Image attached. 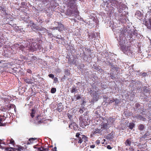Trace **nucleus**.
Masks as SVG:
<instances>
[{
    "mask_svg": "<svg viewBox=\"0 0 151 151\" xmlns=\"http://www.w3.org/2000/svg\"><path fill=\"white\" fill-rule=\"evenodd\" d=\"M103 4V7L107 12H111V11L114 10L115 8L117 9L119 13H121L127 7L120 0H104Z\"/></svg>",
    "mask_w": 151,
    "mask_h": 151,
    "instance_id": "f257e3e1",
    "label": "nucleus"
},
{
    "mask_svg": "<svg viewBox=\"0 0 151 151\" xmlns=\"http://www.w3.org/2000/svg\"><path fill=\"white\" fill-rule=\"evenodd\" d=\"M103 4V7L107 12H111V11L114 10L115 8L117 9L119 13H121L127 7L120 0H104Z\"/></svg>",
    "mask_w": 151,
    "mask_h": 151,
    "instance_id": "f03ea898",
    "label": "nucleus"
},
{
    "mask_svg": "<svg viewBox=\"0 0 151 151\" xmlns=\"http://www.w3.org/2000/svg\"><path fill=\"white\" fill-rule=\"evenodd\" d=\"M81 0H67L66 4L68 7V9L66 12V15L69 16H73L78 20L83 21L84 22H86L83 20V18L79 15V12L77 9V2L81 1Z\"/></svg>",
    "mask_w": 151,
    "mask_h": 151,
    "instance_id": "7ed1b4c3",
    "label": "nucleus"
},
{
    "mask_svg": "<svg viewBox=\"0 0 151 151\" xmlns=\"http://www.w3.org/2000/svg\"><path fill=\"white\" fill-rule=\"evenodd\" d=\"M96 118L95 116H94L93 118L95 120V122H96L97 124H100L101 126L104 129H106L110 125L114 123L115 119L112 117H110L108 120H107L102 117H99V118L98 116Z\"/></svg>",
    "mask_w": 151,
    "mask_h": 151,
    "instance_id": "20e7f679",
    "label": "nucleus"
},
{
    "mask_svg": "<svg viewBox=\"0 0 151 151\" xmlns=\"http://www.w3.org/2000/svg\"><path fill=\"white\" fill-rule=\"evenodd\" d=\"M119 32V35L122 36L123 37H125L127 36V37L134 38L136 37H139V35L137 33V31L135 30H131L130 27L127 26L123 28H121Z\"/></svg>",
    "mask_w": 151,
    "mask_h": 151,
    "instance_id": "39448f33",
    "label": "nucleus"
},
{
    "mask_svg": "<svg viewBox=\"0 0 151 151\" xmlns=\"http://www.w3.org/2000/svg\"><path fill=\"white\" fill-rule=\"evenodd\" d=\"M29 45H27L25 47L23 45H19V44H16L14 45V46L15 48L19 49L21 51H24V52H27L25 50H28L29 51L33 52L38 50V46L37 47V43H32L31 44L29 42Z\"/></svg>",
    "mask_w": 151,
    "mask_h": 151,
    "instance_id": "423d86ee",
    "label": "nucleus"
},
{
    "mask_svg": "<svg viewBox=\"0 0 151 151\" xmlns=\"http://www.w3.org/2000/svg\"><path fill=\"white\" fill-rule=\"evenodd\" d=\"M119 45L120 46V49L124 53L127 54V55H130V53L132 54V51L130 49L129 47L126 46L125 44L124 41L125 40L126 37H123L121 36V35L119 36Z\"/></svg>",
    "mask_w": 151,
    "mask_h": 151,
    "instance_id": "0eeeda50",
    "label": "nucleus"
},
{
    "mask_svg": "<svg viewBox=\"0 0 151 151\" xmlns=\"http://www.w3.org/2000/svg\"><path fill=\"white\" fill-rule=\"evenodd\" d=\"M76 137H77L76 140L78 143L81 144L83 141L86 143L88 141V138L86 137L79 133L76 134Z\"/></svg>",
    "mask_w": 151,
    "mask_h": 151,
    "instance_id": "6e6552de",
    "label": "nucleus"
},
{
    "mask_svg": "<svg viewBox=\"0 0 151 151\" xmlns=\"http://www.w3.org/2000/svg\"><path fill=\"white\" fill-rule=\"evenodd\" d=\"M79 120L80 124L82 127L86 126L90 124V120L86 117H84L83 116H82L80 117Z\"/></svg>",
    "mask_w": 151,
    "mask_h": 151,
    "instance_id": "1a4fd4ad",
    "label": "nucleus"
},
{
    "mask_svg": "<svg viewBox=\"0 0 151 151\" xmlns=\"http://www.w3.org/2000/svg\"><path fill=\"white\" fill-rule=\"evenodd\" d=\"M30 116L32 118H33L34 117L36 116L35 119V121H37L40 123H42V121L40 120L41 119V118H40L41 117L40 115L37 114L36 111L34 109H32L30 113Z\"/></svg>",
    "mask_w": 151,
    "mask_h": 151,
    "instance_id": "9d476101",
    "label": "nucleus"
},
{
    "mask_svg": "<svg viewBox=\"0 0 151 151\" xmlns=\"http://www.w3.org/2000/svg\"><path fill=\"white\" fill-rule=\"evenodd\" d=\"M103 129H104L102 127V126L101 128L99 127L98 128L94 129L91 134V136H93L96 134H101Z\"/></svg>",
    "mask_w": 151,
    "mask_h": 151,
    "instance_id": "9b49d317",
    "label": "nucleus"
},
{
    "mask_svg": "<svg viewBox=\"0 0 151 151\" xmlns=\"http://www.w3.org/2000/svg\"><path fill=\"white\" fill-rule=\"evenodd\" d=\"M33 28L34 29H35L36 30H40L41 32V33H45L47 34H48V36L50 38H51L52 37V34L51 33H49L48 32V30L45 29L39 28V27H33Z\"/></svg>",
    "mask_w": 151,
    "mask_h": 151,
    "instance_id": "f8f14e48",
    "label": "nucleus"
},
{
    "mask_svg": "<svg viewBox=\"0 0 151 151\" xmlns=\"http://www.w3.org/2000/svg\"><path fill=\"white\" fill-rule=\"evenodd\" d=\"M96 90L97 91H93V94L91 95L93 96L92 99L93 101H96L98 100L99 99V96L98 95V93H97V92L98 91H97L96 88Z\"/></svg>",
    "mask_w": 151,
    "mask_h": 151,
    "instance_id": "ddd939ff",
    "label": "nucleus"
},
{
    "mask_svg": "<svg viewBox=\"0 0 151 151\" xmlns=\"http://www.w3.org/2000/svg\"><path fill=\"white\" fill-rule=\"evenodd\" d=\"M55 24L56 25H58V26L56 27V29L58 30L60 32L63 30V26L61 23L59 22H55Z\"/></svg>",
    "mask_w": 151,
    "mask_h": 151,
    "instance_id": "4468645a",
    "label": "nucleus"
},
{
    "mask_svg": "<svg viewBox=\"0 0 151 151\" xmlns=\"http://www.w3.org/2000/svg\"><path fill=\"white\" fill-rule=\"evenodd\" d=\"M69 127L71 129H73L75 130L77 127L76 123L74 122H72L69 125Z\"/></svg>",
    "mask_w": 151,
    "mask_h": 151,
    "instance_id": "2eb2a0df",
    "label": "nucleus"
},
{
    "mask_svg": "<svg viewBox=\"0 0 151 151\" xmlns=\"http://www.w3.org/2000/svg\"><path fill=\"white\" fill-rule=\"evenodd\" d=\"M131 138H128L126 141L125 144L126 146L127 147H130L131 143Z\"/></svg>",
    "mask_w": 151,
    "mask_h": 151,
    "instance_id": "dca6fc26",
    "label": "nucleus"
},
{
    "mask_svg": "<svg viewBox=\"0 0 151 151\" xmlns=\"http://www.w3.org/2000/svg\"><path fill=\"white\" fill-rule=\"evenodd\" d=\"M142 16V13L139 11H137L135 14V17L139 19H140V18Z\"/></svg>",
    "mask_w": 151,
    "mask_h": 151,
    "instance_id": "f3484780",
    "label": "nucleus"
},
{
    "mask_svg": "<svg viewBox=\"0 0 151 151\" xmlns=\"http://www.w3.org/2000/svg\"><path fill=\"white\" fill-rule=\"evenodd\" d=\"M116 23H113V24H112L111 28L113 31L115 32L116 30H119V29H117L118 27Z\"/></svg>",
    "mask_w": 151,
    "mask_h": 151,
    "instance_id": "a211bd4d",
    "label": "nucleus"
},
{
    "mask_svg": "<svg viewBox=\"0 0 151 151\" xmlns=\"http://www.w3.org/2000/svg\"><path fill=\"white\" fill-rule=\"evenodd\" d=\"M70 92L71 93H74L75 94L78 92V89L75 87V86H74L72 88V89L70 91Z\"/></svg>",
    "mask_w": 151,
    "mask_h": 151,
    "instance_id": "6ab92c4d",
    "label": "nucleus"
},
{
    "mask_svg": "<svg viewBox=\"0 0 151 151\" xmlns=\"http://www.w3.org/2000/svg\"><path fill=\"white\" fill-rule=\"evenodd\" d=\"M111 69L114 71H117L118 70L119 68L116 66H115L114 65H111Z\"/></svg>",
    "mask_w": 151,
    "mask_h": 151,
    "instance_id": "aec40b11",
    "label": "nucleus"
},
{
    "mask_svg": "<svg viewBox=\"0 0 151 151\" xmlns=\"http://www.w3.org/2000/svg\"><path fill=\"white\" fill-rule=\"evenodd\" d=\"M37 139L36 138H29V141L27 142V144H30L31 143H33L35 140Z\"/></svg>",
    "mask_w": 151,
    "mask_h": 151,
    "instance_id": "412c9836",
    "label": "nucleus"
},
{
    "mask_svg": "<svg viewBox=\"0 0 151 151\" xmlns=\"http://www.w3.org/2000/svg\"><path fill=\"white\" fill-rule=\"evenodd\" d=\"M127 125L129 129H132L134 127V124L133 123H128Z\"/></svg>",
    "mask_w": 151,
    "mask_h": 151,
    "instance_id": "4be33fe9",
    "label": "nucleus"
},
{
    "mask_svg": "<svg viewBox=\"0 0 151 151\" xmlns=\"http://www.w3.org/2000/svg\"><path fill=\"white\" fill-rule=\"evenodd\" d=\"M139 148H140L141 150L145 149L146 147V145L145 144L143 145H141L140 144L139 145H138Z\"/></svg>",
    "mask_w": 151,
    "mask_h": 151,
    "instance_id": "5701e85b",
    "label": "nucleus"
},
{
    "mask_svg": "<svg viewBox=\"0 0 151 151\" xmlns=\"http://www.w3.org/2000/svg\"><path fill=\"white\" fill-rule=\"evenodd\" d=\"M136 117L138 119H139L143 121H145L146 120L145 118L143 117L142 115H137L136 116Z\"/></svg>",
    "mask_w": 151,
    "mask_h": 151,
    "instance_id": "b1692460",
    "label": "nucleus"
},
{
    "mask_svg": "<svg viewBox=\"0 0 151 151\" xmlns=\"http://www.w3.org/2000/svg\"><path fill=\"white\" fill-rule=\"evenodd\" d=\"M38 46V50H39L40 51H42L43 48L42 47V45L41 44L37 43V47Z\"/></svg>",
    "mask_w": 151,
    "mask_h": 151,
    "instance_id": "393cba45",
    "label": "nucleus"
},
{
    "mask_svg": "<svg viewBox=\"0 0 151 151\" xmlns=\"http://www.w3.org/2000/svg\"><path fill=\"white\" fill-rule=\"evenodd\" d=\"M24 81L26 83L29 84H31L32 83V80L30 79L26 78L24 79Z\"/></svg>",
    "mask_w": 151,
    "mask_h": 151,
    "instance_id": "a878e982",
    "label": "nucleus"
},
{
    "mask_svg": "<svg viewBox=\"0 0 151 151\" xmlns=\"http://www.w3.org/2000/svg\"><path fill=\"white\" fill-rule=\"evenodd\" d=\"M102 55L105 58L106 57H107L108 55V52H107L105 50L103 52H102Z\"/></svg>",
    "mask_w": 151,
    "mask_h": 151,
    "instance_id": "bb28decb",
    "label": "nucleus"
},
{
    "mask_svg": "<svg viewBox=\"0 0 151 151\" xmlns=\"http://www.w3.org/2000/svg\"><path fill=\"white\" fill-rule=\"evenodd\" d=\"M150 135V133L148 132H147L143 136L142 138L144 139L148 137Z\"/></svg>",
    "mask_w": 151,
    "mask_h": 151,
    "instance_id": "cd10ccee",
    "label": "nucleus"
},
{
    "mask_svg": "<svg viewBox=\"0 0 151 151\" xmlns=\"http://www.w3.org/2000/svg\"><path fill=\"white\" fill-rule=\"evenodd\" d=\"M12 70H13L12 72H15L17 73H19V72L20 73V72H19L20 71V70L19 69H18L17 68H15V67L14 68L12 69Z\"/></svg>",
    "mask_w": 151,
    "mask_h": 151,
    "instance_id": "c85d7f7f",
    "label": "nucleus"
},
{
    "mask_svg": "<svg viewBox=\"0 0 151 151\" xmlns=\"http://www.w3.org/2000/svg\"><path fill=\"white\" fill-rule=\"evenodd\" d=\"M81 97L80 96L75 95L73 98V100L75 101H76L81 99Z\"/></svg>",
    "mask_w": 151,
    "mask_h": 151,
    "instance_id": "c756f323",
    "label": "nucleus"
},
{
    "mask_svg": "<svg viewBox=\"0 0 151 151\" xmlns=\"http://www.w3.org/2000/svg\"><path fill=\"white\" fill-rule=\"evenodd\" d=\"M107 137L109 139H113L114 137V133L111 132L109 134H108L107 136Z\"/></svg>",
    "mask_w": 151,
    "mask_h": 151,
    "instance_id": "7c9ffc66",
    "label": "nucleus"
},
{
    "mask_svg": "<svg viewBox=\"0 0 151 151\" xmlns=\"http://www.w3.org/2000/svg\"><path fill=\"white\" fill-rule=\"evenodd\" d=\"M16 29H17V31L19 32H25L23 29L21 28H19L18 27H17V28H16Z\"/></svg>",
    "mask_w": 151,
    "mask_h": 151,
    "instance_id": "2f4dec72",
    "label": "nucleus"
},
{
    "mask_svg": "<svg viewBox=\"0 0 151 151\" xmlns=\"http://www.w3.org/2000/svg\"><path fill=\"white\" fill-rule=\"evenodd\" d=\"M145 128L144 125L142 124H140L138 127L139 129L140 130H143Z\"/></svg>",
    "mask_w": 151,
    "mask_h": 151,
    "instance_id": "473e14b6",
    "label": "nucleus"
},
{
    "mask_svg": "<svg viewBox=\"0 0 151 151\" xmlns=\"http://www.w3.org/2000/svg\"><path fill=\"white\" fill-rule=\"evenodd\" d=\"M114 102H115V104L116 105L118 104L120 102V101L119 100L117 99H114Z\"/></svg>",
    "mask_w": 151,
    "mask_h": 151,
    "instance_id": "72a5a7b5",
    "label": "nucleus"
},
{
    "mask_svg": "<svg viewBox=\"0 0 151 151\" xmlns=\"http://www.w3.org/2000/svg\"><path fill=\"white\" fill-rule=\"evenodd\" d=\"M143 91L145 92H148L149 91V88L147 87H145Z\"/></svg>",
    "mask_w": 151,
    "mask_h": 151,
    "instance_id": "f704fd0d",
    "label": "nucleus"
},
{
    "mask_svg": "<svg viewBox=\"0 0 151 151\" xmlns=\"http://www.w3.org/2000/svg\"><path fill=\"white\" fill-rule=\"evenodd\" d=\"M56 91V89L55 88H52L51 90V92L52 93H55Z\"/></svg>",
    "mask_w": 151,
    "mask_h": 151,
    "instance_id": "c9c22d12",
    "label": "nucleus"
},
{
    "mask_svg": "<svg viewBox=\"0 0 151 151\" xmlns=\"http://www.w3.org/2000/svg\"><path fill=\"white\" fill-rule=\"evenodd\" d=\"M101 87L102 88L105 89L107 87V86L106 84H105L104 83H102L101 85Z\"/></svg>",
    "mask_w": 151,
    "mask_h": 151,
    "instance_id": "e433bc0d",
    "label": "nucleus"
},
{
    "mask_svg": "<svg viewBox=\"0 0 151 151\" xmlns=\"http://www.w3.org/2000/svg\"><path fill=\"white\" fill-rule=\"evenodd\" d=\"M48 76L50 78H51L52 79L54 78V75L52 74H50Z\"/></svg>",
    "mask_w": 151,
    "mask_h": 151,
    "instance_id": "4c0bfd02",
    "label": "nucleus"
},
{
    "mask_svg": "<svg viewBox=\"0 0 151 151\" xmlns=\"http://www.w3.org/2000/svg\"><path fill=\"white\" fill-rule=\"evenodd\" d=\"M142 76L143 77H146L147 76V74L146 73L144 72L143 73H142Z\"/></svg>",
    "mask_w": 151,
    "mask_h": 151,
    "instance_id": "58836bf2",
    "label": "nucleus"
},
{
    "mask_svg": "<svg viewBox=\"0 0 151 151\" xmlns=\"http://www.w3.org/2000/svg\"><path fill=\"white\" fill-rule=\"evenodd\" d=\"M58 81V79L57 78L55 77L54 78V80L53 83H56V82Z\"/></svg>",
    "mask_w": 151,
    "mask_h": 151,
    "instance_id": "ea45409f",
    "label": "nucleus"
},
{
    "mask_svg": "<svg viewBox=\"0 0 151 151\" xmlns=\"http://www.w3.org/2000/svg\"><path fill=\"white\" fill-rule=\"evenodd\" d=\"M139 71H136V72H137V75L142 76V73H143L142 72H139Z\"/></svg>",
    "mask_w": 151,
    "mask_h": 151,
    "instance_id": "a19ab883",
    "label": "nucleus"
},
{
    "mask_svg": "<svg viewBox=\"0 0 151 151\" xmlns=\"http://www.w3.org/2000/svg\"><path fill=\"white\" fill-rule=\"evenodd\" d=\"M27 72L30 74H32V71L29 69H27Z\"/></svg>",
    "mask_w": 151,
    "mask_h": 151,
    "instance_id": "79ce46f5",
    "label": "nucleus"
},
{
    "mask_svg": "<svg viewBox=\"0 0 151 151\" xmlns=\"http://www.w3.org/2000/svg\"><path fill=\"white\" fill-rule=\"evenodd\" d=\"M37 151H44L43 150V148H38Z\"/></svg>",
    "mask_w": 151,
    "mask_h": 151,
    "instance_id": "37998d69",
    "label": "nucleus"
},
{
    "mask_svg": "<svg viewBox=\"0 0 151 151\" xmlns=\"http://www.w3.org/2000/svg\"><path fill=\"white\" fill-rule=\"evenodd\" d=\"M10 143L12 144H13L14 142V141L12 139H11L10 141Z\"/></svg>",
    "mask_w": 151,
    "mask_h": 151,
    "instance_id": "c03bdc74",
    "label": "nucleus"
},
{
    "mask_svg": "<svg viewBox=\"0 0 151 151\" xmlns=\"http://www.w3.org/2000/svg\"><path fill=\"white\" fill-rule=\"evenodd\" d=\"M100 143V141L99 140H97L96 142V143L98 145H99Z\"/></svg>",
    "mask_w": 151,
    "mask_h": 151,
    "instance_id": "a18cd8bd",
    "label": "nucleus"
},
{
    "mask_svg": "<svg viewBox=\"0 0 151 151\" xmlns=\"http://www.w3.org/2000/svg\"><path fill=\"white\" fill-rule=\"evenodd\" d=\"M83 110L82 109H81L79 110V112L80 113H82L83 112Z\"/></svg>",
    "mask_w": 151,
    "mask_h": 151,
    "instance_id": "49530a36",
    "label": "nucleus"
},
{
    "mask_svg": "<svg viewBox=\"0 0 151 151\" xmlns=\"http://www.w3.org/2000/svg\"><path fill=\"white\" fill-rule=\"evenodd\" d=\"M114 99H110L109 101L110 103H112V102H114Z\"/></svg>",
    "mask_w": 151,
    "mask_h": 151,
    "instance_id": "de8ad7c7",
    "label": "nucleus"
},
{
    "mask_svg": "<svg viewBox=\"0 0 151 151\" xmlns=\"http://www.w3.org/2000/svg\"><path fill=\"white\" fill-rule=\"evenodd\" d=\"M68 116L69 118L70 119H71V118H72V115H70V114H68Z\"/></svg>",
    "mask_w": 151,
    "mask_h": 151,
    "instance_id": "09e8293b",
    "label": "nucleus"
},
{
    "mask_svg": "<svg viewBox=\"0 0 151 151\" xmlns=\"http://www.w3.org/2000/svg\"><path fill=\"white\" fill-rule=\"evenodd\" d=\"M21 57L22 58H23L24 59L27 60V58L25 57H24L23 55H22Z\"/></svg>",
    "mask_w": 151,
    "mask_h": 151,
    "instance_id": "8fccbe9b",
    "label": "nucleus"
},
{
    "mask_svg": "<svg viewBox=\"0 0 151 151\" xmlns=\"http://www.w3.org/2000/svg\"><path fill=\"white\" fill-rule=\"evenodd\" d=\"M92 91V90L91 89H90V90L89 91V92L90 93V94L91 95H92L93 94V91Z\"/></svg>",
    "mask_w": 151,
    "mask_h": 151,
    "instance_id": "3c124183",
    "label": "nucleus"
},
{
    "mask_svg": "<svg viewBox=\"0 0 151 151\" xmlns=\"http://www.w3.org/2000/svg\"><path fill=\"white\" fill-rule=\"evenodd\" d=\"M129 149L130 150V151H133L134 150V149L132 147H129Z\"/></svg>",
    "mask_w": 151,
    "mask_h": 151,
    "instance_id": "603ef678",
    "label": "nucleus"
},
{
    "mask_svg": "<svg viewBox=\"0 0 151 151\" xmlns=\"http://www.w3.org/2000/svg\"><path fill=\"white\" fill-rule=\"evenodd\" d=\"M95 145H92L90 146V147L92 148H93L95 147Z\"/></svg>",
    "mask_w": 151,
    "mask_h": 151,
    "instance_id": "864d4df0",
    "label": "nucleus"
},
{
    "mask_svg": "<svg viewBox=\"0 0 151 151\" xmlns=\"http://www.w3.org/2000/svg\"><path fill=\"white\" fill-rule=\"evenodd\" d=\"M107 147L108 149H111V147L110 145H107Z\"/></svg>",
    "mask_w": 151,
    "mask_h": 151,
    "instance_id": "5fc2aeb1",
    "label": "nucleus"
},
{
    "mask_svg": "<svg viewBox=\"0 0 151 151\" xmlns=\"http://www.w3.org/2000/svg\"><path fill=\"white\" fill-rule=\"evenodd\" d=\"M43 150L44 151H48V149L47 148L44 149L43 148Z\"/></svg>",
    "mask_w": 151,
    "mask_h": 151,
    "instance_id": "6e6d98bb",
    "label": "nucleus"
},
{
    "mask_svg": "<svg viewBox=\"0 0 151 151\" xmlns=\"http://www.w3.org/2000/svg\"><path fill=\"white\" fill-rule=\"evenodd\" d=\"M131 94V97H133L134 96V94L132 92Z\"/></svg>",
    "mask_w": 151,
    "mask_h": 151,
    "instance_id": "4d7b16f0",
    "label": "nucleus"
},
{
    "mask_svg": "<svg viewBox=\"0 0 151 151\" xmlns=\"http://www.w3.org/2000/svg\"><path fill=\"white\" fill-rule=\"evenodd\" d=\"M55 28H56V27H51V29H53V30H55V29H56Z\"/></svg>",
    "mask_w": 151,
    "mask_h": 151,
    "instance_id": "13d9d810",
    "label": "nucleus"
},
{
    "mask_svg": "<svg viewBox=\"0 0 151 151\" xmlns=\"http://www.w3.org/2000/svg\"><path fill=\"white\" fill-rule=\"evenodd\" d=\"M12 106L13 107V108H14V111H16V107H15V106L14 105H12Z\"/></svg>",
    "mask_w": 151,
    "mask_h": 151,
    "instance_id": "bf43d9fd",
    "label": "nucleus"
},
{
    "mask_svg": "<svg viewBox=\"0 0 151 151\" xmlns=\"http://www.w3.org/2000/svg\"><path fill=\"white\" fill-rule=\"evenodd\" d=\"M11 53L10 52H9V54L8 53V54L7 56L8 57H11Z\"/></svg>",
    "mask_w": 151,
    "mask_h": 151,
    "instance_id": "052dcab7",
    "label": "nucleus"
},
{
    "mask_svg": "<svg viewBox=\"0 0 151 151\" xmlns=\"http://www.w3.org/2000/svg\"><path fill=\"white\" fill-rule=\"evenodd\" d=\"M3 62V60H0V64L1 63H2V62ZM1 66H2L1 65H0V66H1Z\"/></svg>",
    "mask_w": 151,
    "mask_h": 151,
    "instance_id": "680f3d73",
    "label": "nucleus"
},
{
    "mask_svg": "<svg viewBox=\"0 0 151 151\" xmlns=\"http://www.w3.org/2000/svg\"><path fill=\"white\" fill-rule=\"evenodd\" d=\"M149 22L150 23V25H151V17H150V19Z\"/></svg>",
    "mask_w": 151,
    "mask_h": 151,
    "instance_id": "e2e57ef3",
    "label": "nucleus"
},
{
    "mask_svg": "<svg viewBox=\"0 0 151 151\" xmlns=\"http://www.w3.org/2000/svg\"><path fill=\"white\" fill-rule=\"evenodd\" d=\"M136 83H137V84H140V82L139 81H137Z\"/></svg>",
    "mask_w": 151,
    "mask_h": 151,
    "instance_id": "0e129e2a",
    "label": "nucleus"
},
{
    "mask_svg": "<svg viewBox=\"0 0 151 151\" xmlns=\"http://www.w3.org/2000/svg\"><path fill=\"white\" fill-rule=\"evenodd\" d=\"M2 118L0 117V123H1V122L2 121Z\"/></svg>",
    "mask_w": 151,
    "mask_h": 151,
    "instance_id": "69168bd1",
    "label": "nucleus"
},
{
    "mask_svg": "<svg viewBox=\"0 0 151 151\" xmlns=\"http://www.w3.org/2000/svg\"><path fill=\"white\" fill-rule=\"evenodd\" d=\"M148 56L149 57H151V55H150V54L148 55Z\"/></svg>",
    "mask_w": 151,
    "mask_h": 151,
    "instance_id": "338daca9",
    "label": "nucleus"
},
{
    "mask_svg": "<svg viewBox=\"0 0 151 151\" xmlns=\"http://www.w3.org/2000/svg\"><path fill=\"white\" fill-rule=\"evenodd\" d=\"M73 20L74 21H75V22H76V19H73Z\"/></svg>",
    "mask_w": 151,
    "mask_h": 151,
    "instance_id": "774afa93",
    "label": "nucleus"
}]
</instances>
